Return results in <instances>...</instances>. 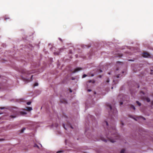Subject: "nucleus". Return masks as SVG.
<instances>
[{"label":"nucleus","mask_w":153,"mask_h":153,"mask_svg":"<svg viewBox=\"0 0 153 153\" xmlns=\"http://www.w3.org/2000/svg\"><path fill=\"white\" fill-rule=\"evenodd\" d=\"M101 77V76H100V78Z\"/></svg>","instance_id":"45"},{"label":"nucleus","mask_w":153,"mask_h":153,"mask_svg":"<svg viewBox=\"0 0 153 153\" xmlns=\"http://www.w3.org/2000/svg\"><path fill=\"white\" fill-rule=\"evenodd\" d=\"M138 87L139 88V86H138Z\"/></svg>","instance_id":"46"},{"label":"nucleus","mask_w":153,"mask_h":153,"mask_svg":"<svg viewBox=\"0 0 153 153\" xmlns=\"http://www.w3.org/2000/svg\"><path fill=\"white\" fill-rule=\"evenodd\" d=\"M106 81L107 82H109V79L108 78L107 79Z\"/></svg>","instance_id":"21"},{"label":"nucleus","mask_w":153,"mask_h":153,"mask_svg":"<svg viewBox=\"0 0 153 153\" xmlns=\"http://www.w3.org/2000/svg\"><path fill=\"white\" fill-rule=\"evenodd\" d=\"M2 88V84L1 83H0V89L1 88Z\"/></svg>","instance_id":"24"},{"label":"nucleus","mask_w":153,"mask_h":153,"mask_svg":"<svg viewBox=\"0 0 153 153\" xmlns=\"http://www.w3.org/2000/svg\"><path fill=\"white\" fill-rule=\"evenodd\" d=\"M31 103V102H28L27 103V104L28 105H29Z\"/></svg>","instance_id":"19"},{"label":"nucleus","mask_w":153,"mask_h":153,"mask_svg":"<svg viewBox=\"0 0 153 153\" xmlns=\"http://www.w3.org/2000/svg\"><path fill=\"white\" fill-rule=\"evenodd\" d=\"M86 76H87V75H86L85 74H84V75H83L82 76V77L83 78H85V77Z\"/></svg>","instance_id":"20"},{"label":"nucleus","mask_w":153,"mask_h":153,"mask_svg":"<svg viewBox=\"0 0 153 153\" xmlns=\"http://www.w3.org/2000/svg\"><path fill=\"white\" fill-rule=\"evenodd\" d=\"M137 103V104L139 106H140L141 105V103H140L138 101H136V102Z\"/></svg>","instance_id":"10"},{"label":"nucleus","mask_w":153,"mask_h":153,"mask_svg":"<svg viewBox=\"0 0 153 153\" xmlns=\"http://www.w3.org/2000/svg\"><path fill=\"white\" fill-rule=\"evenodd\" d=\"M102 71L101 70H100V72H102Z\"/></svg>","instance_id":"39"},{"label":"nucleus","mask_w":153,"mask_h":153,"mask_svg":"<svg viewBox=\"0 0 153 153\" xmlns=\"http://www.w3.org/2000/svg\"><path fill=\"white\" fill-rule=\"evenodd\" d=\"M114 111H116H116H116V110H114Z\"/></svg>","instance_id":"40"},{"label":"nucleus","mask_w":153,"mask_h":153,"mask_svg":"<svg viewBox=\"0 0 153 153\" xmlns=\"http://www.w3.org/2000/svg\"><path fill=\"white\" fill-rule=\"evenodd\" d=\"M96 93L95 92H94V94H96Z\"/></svg>","instance_id":"44"},{"label":"nucleus","mask_w":153,"mask_h":153,"mask_svg":"<svg viewBox=\"0 0 153 153\" xmlns=\"http://www.w3.org/2000/svg\"><path fill=\"white\" fill-rule=\"evenodd\" d=\"M146 99L148 102H149L150 101V99L149 98L147 97L146 98Z\"/></svg>","instance_id":"8"},{"label":"nucleus","mask_w":153,"mask_h":153,"mask_svg":"<svg viewBox=\"0 0 153 153\" xmlns=\"http://www.w3.org/2000/svg\"><path fill=\"white\" fill-rule=\"evenodd\" d=\"M121 63L120 62H117V63Z\"/></svg>","instance_id":"36"},{"label":"nucleus","mask_w":153,"mask_h":153,"mask_svg":"<svg viewBox=\"0 0 153 153\" xmlns=\"http://www.w3.org/2000/svg\"><path fill=\"white\" fill-rule=\"evenodd\" d=\"M70 91L71 92H72V90L71 89H70Z\"/></svg>","instance_id":"35"},{"label":"nucleus","mask_w":153,"mask_h":153,"mask_svg":"<svg viewBox=\"0 0 153 153\" xmlns=\"http://www.w3.org/2000/svg\"><path fill=\"white\" fill-rule=\"evenodd\" d=\"M34 72H33V71H32V72H30V71H28L27 72V73L28 74H32V73H33Z\"/></svg>","instance_id":"15"},{"label":"nucleus","mask_w":153,"mask_h":153,"mask_svg":"<svg viewBox=\"0 0 153 153\" xmlns=\"http://www.w3.org/2000/svg\"><path fill=\"white\" fill-rule=\"evenodd\" d=\"M18 114L16 112L14 113V114L13 115H11L10 116V117L11 118H16L18 115Z\"/></svg>","instance_id":"2"},{"label":"nucleus","mask_w":153,"mask_h":153,"mask_svg":"<svg viewBox=\"0 0 153 153\" xmlns=\"http://www.w3.org/2000/svg\"><path fill=\"white\" fill-rule=\"evenodd\" d=\"M117 78H118L119 77V75H118L117 76Z\"/></svg>","instance_id":"33"},{"label":"nucleus","mask_w":153,"mask_h":153,"mask_svg":"<svg viewBox=\"0 0 153 153\" xmlns=\"http://www.w3.org/2000/svg\"><path fill=\"white\" fill-rule=\"evenodd\" d=\"M125 152V150L124 149H122L120 152V153H124Z\"/></svg>","instance_id":"13"},{"label":"nucleus","mask_w":153,"mask_h":153,"mask_svg":"<svg viewBox=\"0 0 153 153\" xmlns=\"http://www.w3.org/2000/svg\"><path fill=\"white\" fill-rule=\"evenodd\" d=\"M82 69V68H76V69H75L74 70V71H73V73H75L77 72L78 71L81 70Z\"/></svg>","instance_id":"4"},{"label":"nucleus","mask_w":153,"mask_h":153,"mask_svg":"<svg viewBox=\"0 0 153 153\" xmlns=\"http://www.w3.org/2000/svg\"><path fill=\"white\" fill-rule=\"evenodd\" d=\"M121 124L122 125H124V123L123 122H121Z\"/></svg>","instance_id":"25"},{"label":"nucleus","mask_w":153,"mask_h":153,"mask_svg":"<svg viewBox=\"0 0 153 153\" xmlns=\"http://www.w3.org/2000/svg\"><path fill=\"white\" fill-rule=\"evenodd\" d=\"M88 82H89V83H90V82H92L93 83H94V81H92L91 80H89L88 81Z\"/></svg>","instance_id":"16"},{"label":"nucleus","mask_w":153,"mask_h":153,"mask_svg":"<svg viewBox=\"0 0 153 153\" xmlns=\"http://www.w3.org/2000/svg\"><path fill=\"white\" fill-rule=\"evenodd\" d=\"M108 74H110V73H109H109H108Z\"/></svg>","instance_id":"42"},{"label":"nucleus","mask_w":153,"mask_h":153,"mask_svg":"<svg viewBox=\"0 0 153 153\" xmlns=\"http://www.w3.org/2000/svg\"><path fill=\"white\" fill-rule=\"evenodd\" d=\"M33 76V75H32V76H31V79L32 78Z\"/></svg>","instance_id":"37"},{"label":"nucleus","mask_w":153,"mask_h":153,"mask_svg":"<svg viewBox=\"0 0 153 153\" xmlns=\"http://www.w3.org/2000/svg\"><path fill=\"white\" fill-rule=\"evenodd\" d=\"M38 85V84L37 83H35L34 85V86H37Z\"/></svg>","instance_id":"18"},{"label":"nucleus","mask_w":153,"mask_h":153,"mask_svg":"<svg viewBox=\"0 0 153 153\" xmlns=\"http://www.w3.org/2000/svg\"><path fill=\"white\" fill-rule=\"evenodd\" d=\"M151 104L152 105H153V101L151 102Z\"/></svg>","instance_id":"30"},{"label":"nucleus","mask_w":153,"mask_h":153,"mask_svg":"<svg viewBox=\"0 0 153 153\" xmlns=\"http://www.w3.org/2000/svg\"><path fill=\"white\" fill-rule=\"evenodd\" d=\"M70 127L72 128H73L72 127V126H70Z\"/></svg>","instance_id":"32"},{"label":"nucleus","mask_w":153,"mask_h":153,"mask_svg":"<svg viewBox=\"0 0 153 153\" xmlns=\"http://www.w3.org/2000/svg\"><path fill=\"white\" fill-rule=\"evenodd\" d=\"M143 119L144 120H145V119L144 118V117H143Z\"/></svg>","instance_id":"41"},{"label":"nucleus","mask_w":153,"mask_h":153,"mask_svg":"<svg viewBox=\"0 0 153 153\" xmlns=\"http://www.w3.org/2000/svg\"><path fill=\"white\" fill-rule=\"evenodd\" d=\"M105 123H106V125L107 126H108V122H106V121H105Z\"/></svg>","instance_id":"23"},{"label":"nucleus","mask_w":153,"mask_h":153,"mask_svg":"<svg viewBox=\"0 0 153 153\" xmlns=\"http://www.w3.org/2000/svg\"><path fill=\"white\" fill-rule=\"evenodd\" d=\"M59 39L60 41H62V40H61V39L60 38H59Z\"/></svg>","instance_id":"38"},{"label":"nucleus","mask_w":153,"mask_h":153,"mask_svg":"<svg viewBox=\"0 0 153 153\" xmlns=\"http://www.w3.org/2000/svg\"><path fill=\"white\" fill-rule=\"evenodd\" d=\"M118 70V68H117V70Z\"/></svg>","instance_id":"43"},{"label":"nucleus","mask_w":153,"mask_h":153,"mask_svg":"<svg viewBox=\"0 0 153 153\" xmlns=\"http://www.w3.org/2000/svg\"><path fill=\"white\" fill-rule=\"evenodd\" d=\"M21 72H22V73H25V72L24 71H21Z\"/></svg>","instance_id":"31"},{"label":"nucleus","mask_w":153,"mask_h":153,"mask_svg":"<svg viewBox=\"0 0 153 153\" xmlns=\"http://www.w3.org/2000/svg\"><path fill=\"white\" fill-rule=\"evenodd\" d=\"M62 152V151H58L56 153H61V152Z\"/></svg>","instance_id":"22"},{"label":"nucleus","mask_w":153,"mask_h":153,"mask_svg":"<svg viewBox=\"0 0 153 153\" xmlns=\"http://www.w3.org/2000/svg\"><path fill=\"white\" fill-rule=\"evenodd\" d=\"M143 56L144 57H148L150 56V55L147 52H144L143 53Z\"/></svg>","instance_id":"3"},{"label":"nucleus","mask_w":153,"mask_h":153,"mask_svg":"<svg viewBox=\"0 0 153 153\" xmlns=\"http://www.w3.org/2000/svg\"><path fill=\"white\" fill-rule=\"evenodd\" d=\"M63 127H64V128L66 130V128H65V125L64 124H63Z\"/></svg>","instance_id":"26"},{"label":"nucleus","mask_w":153,"mask_h":153,"mask_svg":"<svg viewBox=\"0 0 153 153\" xmlns=\"http://www.w3.org/2000/svg\"><path fill=\"white\" fill-rule=\"evenodd\" d=\"M61 102L64 103H66L67 102L66 100H63L62 101V100H60Z\"/></svg>","instance_id":"9"},{"label":"nucleus","mask_w":153,"mask_h":153,"mask_svg":"<svg viewBox=\"0 0 153 153\" xmlns=\"http://www.w3.org/2000/svg\"><path fill=\"white\" fill-rule=\"evenodd\" d=\"M20 113L21 115H24L26 114H27V113L23 111H21L20 112Z\"/></svg>","instance_id":"7"},{"label":"nucleus","mask_w":153,"mask_h":153,"mask_svg":"<svg viewBox=\"0 0 153 153\" xmlns=\"http://www.w3.org/2000/svg\"><path fill=\"white\" fill-rule=\"evenodd\" d=\"M107 105V106H108L110 108L111 110L112 109V108L111 106L110 105Z\"/></svg>","instance_id":"12"},{"label":"nucleus","mask_w":153,"mask_h":153,"mask_svg":"<svg viewBox=\"0 0 153 153\" xmlns=\"http://www.w3.org/2000/svg\"><path fill=\"white\" fill-rule=\"evenodd\" d=\"M108 131L109 133L108 134L106 135V137L111 142L114 143L116 142V139L120 138V136L116 132V128L114 126H113L111 128L109 129Z\"/></svg>","instance_id":"1"},{"label":"nucleus","mask_w":153,"mask_h":153,"mask_svg":"<svg viewBox=\"0 0 153 153\" xmlns=\"http://www.w3.org/2000/svg\"><path fill=\"white\" fill-rule=\"evenodd\" d=\"M25 110L27 111H29L32 110V108L31 107H26Z\"/></svg>","instance_id":"5"},{"label":"nucleus","mask_w":153,"mask_h":153,"mask_svg":"<svg viewBox=\"0 0 153 153\" xmlns=\"http://www.w3.org/2000/svg\"><path fill=\"white\" fill-rule=\"evenodd\" d=\"M34 147H37L38 148H39V147L36 144H35L34 146Z\"/></svg>","instance_id":"17"},{"label":"nucleus","mask_w":153,"mask_h":153,"mask_svg":"<svg viewBox=\"0 0 153 153\" xmlns=\"http://www.w3.org/2000/svg\"><path fill=\"white\" fill-rule=\"evenodd\" d=\"M25 129V128H23L21 130V133H23Z\"/></svg>","instance_id":"11"},{"label":"nucleus","mask_w":153,"mask_h":153,"mask_svg":"<svg viewBox=\"0 0 153 153\" xmlns=\"http://www.w3.org/2000/svg\"><path fill=\"white\" fill-rule=\"evenodd\" d=\"M123 104V102H121L120 103V105H122Z\"/></svg>","instance_id":"27"},{"label":"nucleus","mask_w":153,"mask_h":153,"mask_svg":"<svg viewBox=\"0 0 153 153\" xmlns=\"http://www.w3.org/2000/svg\"><path fill=\"white\" fill-rule=\"evenodd\" d=\"M1 108V109H4V108H3V107H1V108Z\"/></svg>","instance_id":"34"},{"label":"nucleus","mask_w":153,"mask_h":153,"mask_svg":"<svg viewBox=\"0 0 153 153\" xmlns=\"http://www.w3.org/2000/svg\"><path fill=\"white\" fill-rule=\"evenodd\" d=\"M131 108H133L134 110H135V107L133 105H131Z\"/></svg>","instance_id":"14"},{"label":"nucleus","mask_w":153,"mask_h":153,"mask_svg":"<svg viewBox=\"0 0 153 153\" xmlns=\"http://www.w3.org/2000/svg\"><path fill=\"white\" fill-rule=\"evenodd\" d=\"M100 139L104 142H107L106 140L104 138H103L102 137H100Z\"/></svg>","instance_id":"6"},{"label":"nucleus","mask_w":153,"mask_h":153,"mask_svg":"<svg viewBox=\"0 0 153 153\" xmlns=\"http://www.w3.org/2000/svg\"><path fill=\"white\" fill-rule=\"evenodd\" d=\"M4 140V139H0V141H3Z\"/></svg>","instance_id":"28"},{"label":"nucleus","mask_w":153,"mask_h":153,"mask_svg":"<svg viewBox=\"0 0 153 153\" xmlns=\"http://www.w3.org/2000/svg\"><path fill=\"white\" fill-rule=\"evenodd\" d=\"M91 91V90H90V89H88V91H89V92H90V91Z\"/></svg>","instance_id":"29"}]
</instances>
